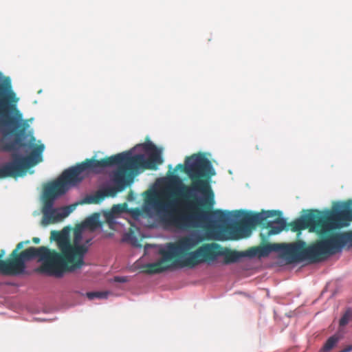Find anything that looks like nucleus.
<instances>
[{"instance_id": "6", "label": "nucleus", "mask_w": 352, "mask_h": 352, "mask_svg": "<svg viewBox=\"0 0 352 352\" xmlns=\"http://www.w3.org/2000/svg\"><path fill=\"white\" fill-rule=\"evenodd\" d=\"M318 235L320 238L309 246L303 241L283 244L282 250L290 262L308 260L312 263L324 260L342 251L344 247H352V230Z\"/></svg>"}, {"instance_id": "24", "label": "nucleus", "mask_w": 352, "mask_h": 352, "mask_svg": "<svg viewBox=\"0 0 352 352\" xmlns=\"http://www.w3.org/2000/svg\"><path fill=\"white\" fill-rule=\"evenodd\" d=\"M261 236H262L263 239L265 238V236L263 234H261Z\"/></svg>"}, {"instance_id": "17", "label": "nucleus", "mask_w": 352, "mask_h": 352, "mask_svg": "<svg viewBox=\"0 0 352 352\" xmlns=\"http://www.w3.org/2000/svg\"><path fill=\"white\" fill-rule=\"evenodd\" d=\"M256 250H258L259 251V254L261 255V256H264V255H267L272 250V248H270V246L267 245V246H265V247H263V248H261L260 249H253L252 251L253 252H251L250 254L252 255H254L256 254Z\"/></svg>"}, {"instance_id": "14", "label": "nucleus", "mask_w": 352, "mask_h": 352, "mask_svg": "<svg viewBox=\"0 0 352 352\" xmlns=\"http://www.w3.org/2000/svg\"><path fill=\"white\" fill-rule=\"evenodd\" d=\"M107 296H108V293L104 292H95L87 293V296L90 300H92L95 298H106L107 297Z\"/></svg>"}, {"instance_id": "8", "label": "nucleus", "mask_w": 352, "mask_h": 352, "mask_svg": "<svg viewBox=\"0 0 352 352\" xmlns=\"http://www.w3.org/2000/svg\"><path fill=\"white\" fill-rule=\"evenodd\" d=\"M274 214L278 215L274 221H267L266 219L263 223L259 224L263 228L268 230V236L278 234L283 230H290L294 232H300L303 230L309 229L311 232H316L318 235L325 234L324 224L322 219V212L318 210H309L305 214L301 215L294 221L287 223L286 219L281 217L282 212L275 210Z\"/></svg>"}, {"instance_id": "23", "label": "nucleus", "mask_w": 352, "mask_h": 352, "mask_svg": "<svg viewBox=\"0 0 352 352\" xmlns=\"http://www.w3.org/2000/svg\"><path fill=\"white\" fill-rule=\"evenodd\" d=\"M256 148L257 150L261 149V148H260L258 145H256Z\"/></svg>"}, {"instance_id": "2", "label": "nucleus", "mask_w": 352, "mask_h": 352, "mask_svg": "<svg viewBox=\"0 0 352 352\" xmlns=\"http://www.w3.org/2000/svg\"><path fill=\"white\" fill-rule=\"evenodd\" d=\"M80 238V234L76 232L74 243L72 244L67 230H52L50 240L56 243L59 252L45 246L31 247L19 252L24 244L30 243L29 241H21L16 245L8 258L3 261L2 258L5 255V250H1L0 273L12 276L21 274L25 272L27 261L38 258L42 264L36 270V272L60 278L65 273L74 272L85 265L84 257L88 248L85 245L77 244Z\"/></svg>"}, {"instance_id": "18", "label": "nucleus", "mask_w": 352, "mask_h": 352, "mask_svg": "<svg viewBox=\"0 0 352 352\" xmlns=\"http://www.w3.org/2000/svg\"><path fill=\"white\" fill-rule=\"evenodd\" d=\"M111 210L115 212L116 214H118L123 212L124 206L122 205H115L113 206Z\"/></svg>"}, {"instance_id": "15", "label": "nucleus", "mask_w": 352, "mask_h": 352, "mask_svg": "<svg viewBox=\"0 0 352 352\" xmlns=\"http://www.w3.org/2000/svg\"><path fill=\"white\" fill-rule=\"evenodd\" d=\"M116 214L113 212L112 210L106 212L104 214L106 222L108 223L109 225L113 224L115 223V219L116 217Z\"/></svg>"}, {"instance_id": "10", "label": "nucleus", "mask_w": 352, "mask_h": 352, "mask_svg": "<svg viewBox=\"0 0 352 352\" xmlns=\"http://www.w3.org/2000/svg\"><path fill=\"white\" fill-rule=\"evenodd\" d=\"M352 201L349 200L333 206L331 210L322 212L325 233L346 227L352 221Z\"/></svg>"}, {"instance_id": "13", "label": "nucleus", "mask_w": 352, "mask_h": 352, "mask_svg": "<svg viewBox=\"0 0 352 352\" xmlns=\"http://www.w3.org/2000/svg\"><path fill=\"white\" fill-rule=\"evenodd\" d=\"M339 341V337L336 335L331 336L322 347L323 352L330 351Z\"/></svg>"}, {"instance_id": "4", "label": "nucleus", "mask_w": 352, "mask_h": 352, "mask_svg": "<svg viewBox=\"0 0 352 352\" xmlns=\"http://www.w3.org/2000/svg\"><path fill=\"white\" fill-rule=\"evenodd\" d=\"M201 241L199 236L188 235L174 243H168L166 249L159 251L162 258L157 262L144 265L142 272L155 274L172 267L193 268L201 263L215 261L219 256L223 257V264L229 265L238 262L245 256L243 252L223 248L217 243H204L195 251H191Z\"/></svg>"}, {"instance_id": "21", "label": "nucleus", "mask_w": 352, "mask_h": 352, "mask_svg": "<svg viewBox=\"0 0 352 352\" xmlns=\"http://www.w3.org/2000/svg\"><path fill=\"white\" fill-rule=\"evenodd\" d=\"M133 236V232L132 230H130V232L124 236V239L126 241L131 240L132 237Z\"/></svg>"}, {"instance_id": "22", "label": "nucleus", "mask_w": 352, "mask_h": 352, "mask_svg": "<svg viewBox=\"0 0 352 352\" xmlns=\"http://www.w3.org/2000/svg\"><path fill=\"white\" fill-rule=\"evenodd\" d=\"M32 241L34 243H38L40 242V239L38 237H34L32 239Z\"/></svg>"}, {"instance_id": "1", "label": "nucleus", "mask_w": 352, "mask_h": 352, "mask_svg": "<svg viewBox=\"0 0 352 352\" xmlns=\"http://www.w3.org/2000/svg\"><path fill=\"white\" fill-rule=\"evenodd\" d=\"M187 175L191 180L189 186L180 184L179 195L186 201L182 209L175 208L173 194L166 192H151L145 204L153 209L166 226L180 230L195 227L208 221L209 217L225 223L229 212L221 210H212L215 201L209 178L214 175L211 162L202 154L186 157Z\"/></svg>"}, {"instance_id": "5", "label": "nucleus", "mask_w": 352, "mask_h": 352, "mask_svg": "<svg viewBox=\"0 0 352 352\" xmlns=\"http://www.w3.org/2000/svg\"><path fill=\"white\" fill-rule=\"evenodd\" d=\"M115 157H104L100 160L86 159L84 162L65 170L55 181L45 184L43 192V221L45 224L61 221L71 212L69 207L54 208L55 200L64 195L70 186L80 183L89 173H99L100 168H105L115 162Z\"/></svg>"}, {"instance_id": "16", "label": "nucleus", "mask_w": 352, "mask_h": 352, "mask_svg": "<svg viewBox=\"0 0 352 352\" xmlns=\"http://www.w3.org/2000/svg\"><path fill=\"white\" fill-rule=\"evenodd\" d=\"M351 311L350 310L346 311L344 314L342 316V318L340 320V326L344 327L346 324H348L349 319L351 316Z\"/></svg>"}, {"instance_id": "20", "label": "nucleus", "mask_w": 352, "mask_h": 352, "mask_svg": "<svg viewBox=\"0 0 352 352\" xmlns=\"http://www.w3.org/2000/svg\"><path fill=\"white\" fill-rule=\"evenodd\" d=\"M113 280L117 283H125L128 278L126 276H115Z\"/></svg>"}, {"instance_id": "3", "label": "nucleus", "mask_w": 352, "mask_h": 352, "mask_svg": "<svg viewBox=\"0 0 352 352\" xmlns=\"http://www.w3.org/2000/svg\"><path fill=\"white\" fill-rule=\"evenodd\" d=\"M19 99L12 89L9 78L0 82V138L1 151H14L23 148L31 150L28 156L17 153L12 155V160L0 166V179L17 178L24 176L28 170L42 161L43 144L36 145L35 138L30 136L28 142L22 138L29 127L28 120L16 107Z\"/></svg>"}, {"instance_id": "9", "label": "nucleus", "mask_w": 352, "mask_h": 352, "mask_svg": "<svg viewBox=\"0 0 352 352\" xmlns=\"http://www.w3.org/2000/svg\"><path fill=\"white\" fill-rule=\"evenodd\" d=\"M243 212L241 218L234 223L224 226L221 229V239L224 240H239L249 237L252 230L258 224L263 223L266 219L274 217L276 211H264L262 212Z\"/></svg>"}, {"instance_id": "12", "label": "nucleus", "mask_w": 352, "mask_h": 352, "mask_svg": "<svg viewBox=\"0 0 352 352\" xmlns=\"http://www.w3.org/2000/svg\"><path fill=\"white\" fill-rule=\"evenodd\" d=\"M85 225L91 230L102 227V222L100 220V214L95 213L90 217L87 218L85 221Z\"/></svg>"}, {"instance_id": "19", "label": "nucleus", "mask_w": 352, "mask_h": 352, "mask_svg": "<svg viewBox=\"0 0 352 352\" xmlns=\"http://www.w3.org/2000/svg\"><path fill=\"white\" fill-rule=\"evenodd\" d=\"M179 169L187 174V162L185 161V164H179L176 166V170Z\"/></svg>"}, {"instance_id": "11", "label": "nucleus", "mask_w": 352, "mask_h": 352, "mask_svg": "<svg viewBox=\"0 0 352 352\" xmlns=\"http://www.w3.org/2000/svg\"><path fill=\"white\" fill-rule=\"evenodd\" d=\"M145 149L148 151H151L149 156L147 159L145 158L142 154L132 155L131 151H126L120 153V154H124L126 158H133L136 156L141 155L143 157L144 163L142 165L138 166L135 168V173L138 170L142 169H151L155 170L158 165L163 162V160L161 157V152L157 149L156 146L153 143H148L144 144Z\"/></svg>"}, {"instance_id": "7", "label": "nucleus", "mask_w": 352, "mask_h": 352, "mask_svg": "<svg viewBox=\"0 0 352 352\" xmlns=\"http://www.w3.org/2000/svg\"><path fill=\"white\" fill-rule=\"evenodd\" d=\"M109 157H115L117 160L106 167L119 166L113 175L115 186L106 188L104 190L97 191L94 195L85 197L82 201L83 204H99L106 197L116 196L118 192L122 191L133 182V174L135 173V168L144 163L143 157L141 155L126 159L124 154H116Z\"/></svg>"}, {"instance_id": "25", "label": "nucleus", "mask_w": 352, "mask_h": 352, "mask_svg": "<svg viewBox=\"0 0 352 352\" xmlns=\"http://www.w3.org/2000/svg\"><path fill=\"white\" fill-rule=\"evenodd\" d=\"M1 76H2V74H1V73L0 72V78H1Z\"/></svg>"}]
</instances>
